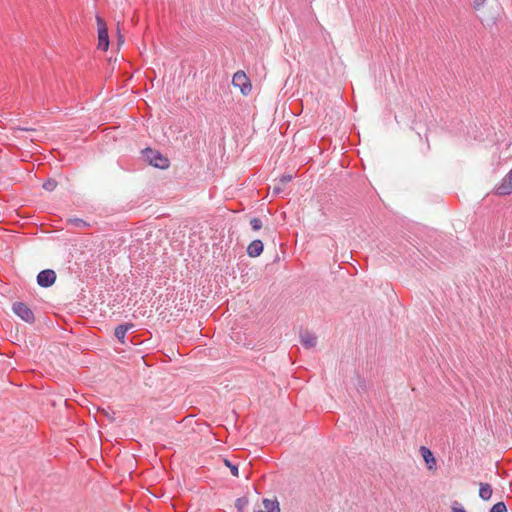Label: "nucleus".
Segmentation results:
<instances>
[{
	"label": "nucleus",
	"mask_w": 512,
	"mask_h": 512,
	"mask_svg": "<svg viewBox=\"0 0 512 512\" xmlns=\"http://www.w3.org/2000/svg\"><path fill=\"white\" fill-rule=\"evenodd\" d=\"M248 499L246 497L238 498L235 502V506L237 509L242 512V510L247 506Z\"/></svg>",
	"instance_id": "4468645a"
},
{
	"label": "nucleus",
	"mask_w": 512,
	"mask_h": 512,
	"mask_svg": "<svg viewBox=\"0 0 512 512\" xmlns=\"http://www.w3.org/2000/svg\"><path fill=\"white\" fill-rule=\"evenodd\" d=\"M224 464L230 469L231 474L235 477L239 476V470L237 465H233L229 460L224 459Z\"/></svg>",
	"instance_id": "ddd939ff"
},
{
	"label": "nucleus",
	"mask_w": 512,
	"mask_h": 512,
	"mask_svg": "<svg viewBox=\"0 0 512 512\" xmlns=\"http://www.w3.org/2000/svg\"><path fill=\"white\" fill-rule=\"evenodd\" d=\"M301 343L306 347V348H312L316 345L317 343V338L314 336V335H311V334H303L301 336Z\"/></svg>",
	"instance_id": "f8f14e48"
},
{
	"label": "nucleus",
	"mask_w": 512,
	"mask_h": 512,
	"mask_svg": "<svg viewBox=\"0 0 512 512\" xmlns=\"http://www.w3.org/2000/svg\"><path fill=\"white\" fill-rule=\"evenodd\" d=\"M55 280L56 273L50 269L41 271L37 276V283L41 287H50L55 283Z\"/></svg>",
	"instance_id": "423d86ee"
},
{
	"label": "nucleus",
	"mask_w": 512,
	"mask_h": 512,
	"mask_svg": "<svg viewBox=\"0 0 512 512\" xmlns=\"http://www.w3.org/2000/svg\"><path fill=\"white\" fill-rule=\"evenodd\" d=\"M98 28V49L106 51L109 48V36L106 22L100 16H96Z\"/></svg>",
	"instance_id": "f03ea898"
},
{
	"label": "nucleus",
	"mask_w": 512,
	"mask_h": 512,
	"mask_svg": "<svg viewBox=\"0 0 512 512\" xmlns=\"http://www.w3.org/2000/svg\"><path fill=\"white\" fill-rule=\"evenodd\" d=\"M273 190H274L275 193H279L281 191V188L277 187V186H274Z\"/></svg>",
	"instance_id": "4be33fe9"
},
{
	"label": "nucleus",
	"mask_w": 512,
	"mask_h": 512,
	"mask_svg": "<svg viewBox=\"0 0 512 512\" xmlns=\"http://www.w3.org/2000/svg\"><path fill=\"white\" fill-rule=\"evenodd\" d=\"M492 192L497 196L512 194V169L495 185Z\"/></svg>",
	"instance_id": "20e7f679"
},
{
	"label": "nucleus",
	"mask_w": 512,
	"mask_h": 512,
	"mask_svg": "<svg viewBox=\"0 0 512 512\" xmlns=\"http://www.w3.org/2000/svg\"><path fill=\"white\" fill-rule=\"evenodd\" d=\"M263 506H264L265 512H280L279 503L276 499H274V500L264 499Z\"/></svg>",
	"instance_id": "9d476101"
},
{
	"label": "nucleus",
	"mask_w": 512,
	"mask_h": 512,
	"mask_svg": "<svg viewBox=\"0 0 512 512\" xmlns=\"http://www.w3.org/2000/svg\"><path fill=\"white\" fill-rule=\"evenodd\" d=\"M257 512H263V511H257Z\"/></svg>",
	"instance_id": "5701e85b"
},
{
	"label": "nucleus",
	"mask_w": 512,
	"mask_h": 512,
	"mask_svg": "<svg viewBox=\"0 0 512 512\" xmlns=\"http://www.w3.org/2000/svg\"><path fill=\"white\" fill-rule=\"evenodd\" d=\"M14 313L27 323H33L35 320L33 311L24 303L16 302L13 304Z\"/></svg>",
	"instance_id": "39448f33"
},
{
	"label": "nucleus",
	"mask_w": 512,
	"mask_h": 512,
	"mask_svg": "<svg viewBox=\"0 0 512 512\" xmlns=\"http://www.w3.org/2000/svg\"><path fill=\"white\" fill-rule=\"evenodd\" d=\"M250 224L253 230H259L262 228V221L259 218H252Z\"/></svg>",
	"instance_id": "f3484780"
},
{
	"label": "nucleus",
	"mask_w": 512,
	"mask_h": 512,
	"mask_svg": "<svg viewBox=\"0 0 512 512\" xmlns=\"http://www.w3.org/2000/svg\"><path fill=\"white\" fill-rule=\"evenodd\" d=\"M71 222H73L78 227H86V226H88V224L86 222H84L83 220H81V219H74V220H71Z\"/></svg>",
	"instance_id": "6ab92c4d"
},
{
	"label": "nucleus",
	"mask_w": 512,
	"mask_h": 512,
	"mask_svg": "<svg viewBox=\"0 0 512 512\" xmlns=\"http://www.w3.org/2000/svg\"><path fill=\"white\" fill-rule=\"evenodd\" d=\"M486 0H474L473 7L476 11H482Z\"/></svg>",
	"instance_id": "a211bd4d"
},
{
	"label": "nucleus",
	"mask_w": 512,
	"mask_h": 512,
	"mask_svg": "<svg viewBox=\"0 0 512 512\" xmlns=\"http://www.w3.org/2000/svg\"><path fill=\"white\" fill-rule=\"evenodd\" d=\"M506 505L503 502H498L491 508L490 512H506Z\"/></svg>",
	"instance_id": "dca6fc26"
},
{
	"label": "nucleus",
	"mask_w": 512,
	"mask_h": 512,
	"mask_svg": "<svg viewBox=\"0 0 512 512\" xmlns=\"http://www.w3.org/2000/svg\"><path fill=\"white\" fill-rule=\"evenodd\" d=\"M232 84L235 88H239L243 95H248L252 90L251 82L243 71L233 75Z\"/></svg>",
	"instance_id": "7ed1b4c3"
},
{
	"label": "nucleus",
	"mask_w": 512,
	"mask_h": 512,
	"mask_svg": "<svg viewBox=\"0 0 512 512\" xmlns=\"http://www.w3.org/2000/svg\"><path fill=\"white\" fill-rule=\"evenodd\" d=\"M263 248L261 240H254L248 245L247 253L250 257H258L263 252Z\"/></svg>",
	"instance_id": "6e6552de"
},
{
	"label": "nucleus",
	"mask_w": 512,
	"mask_h": 512,
	"mask_svg": "<svg viewBox=\"0 0 512 512\" xmlns=\"http://www.w3.org/2000/svg\"><path fill=\"white\" fill-rule=\"evenodd\" d=\"M292 180V176L291 175H283L280 179V182L285 185L287 183H289L290 181Z\"/></svg>",
	"instance_id": "aec40b11"
},
{
	"label": "nucleus",
	"mask_w": 512,
	"mask_h": 512,
	"mask_svg": "<svg viewBox=\"0 0 512 512\" xmlns=\"http://www.w3.org/2000/svg\"><path fill=\"white\" fill-rule=\"evenodd\" d=\"M144 157L154 167L160 169H166L169 167V160L160 154L158 151L152 149H146L144 151Z\"/></svg>",
	"instance_id": "f257e3e1"
},
{
	"label": "nucleus",
	"mask_w": 512,
	"mask_h": 512,
	"mask_svg": "<svg viewBox=\"0 0 512 512\" xmlns=\"http://www.w3.org/2000/svg\"><path fill=\"white\" fill-rule=\"evenodd\" d=\"M421 455L426 463L428 470L435 471L436 470V459L431 452V450L425 446L420 447Z\"/></svg>",
	"instance_id": "0eeeda50"
},
{
	"label": "nucleus",
	"mask_w": 512,
	"mask_h": 512,
	"mask_svg": "<svg viewBox=\"0 0 512 512\" xmlns=\"http://www.w3.org/2000/svg\"><path fill=\"white\" fill-rule=\"evenodd\" d=\"M118 43L119 45H122L124 43V37L120 33L118 34Z\"/></svg>",
	"instance_id": "412c9836"
},
{
	"label": "nucleus",
	"mask_w": 512,
	"mask_h": 512,
	"mask_svg": "<svg viewBox=\"0 0 512 512\" xmlns=\"http://www.w3.org/2000/svg\"><path fill=\"white\" fill-rule=\"evenodd\" d=\"M479 496L483 500H489L492 496V488L487 483H480Z\"/></svg>",
	"instance_id": "9b49d317"
},
{
	"label": "nucleus",
	"mask_w": 512,
	"mask_h": 512,
	"mask_svg": "<svg viewBox=\"0 0 512 512\" xmlns=\"http://www.w3.org/2000/svg\"><path fill=\"white\" fill-rule=\"evenodd\" d=\"M57 187V182L53 179H49L43 184V188L46 191H53Z\"/></svg>",
	"instance_id": "2eb2a0df"
},
{
	"label": "nucleus",
	"mask_w": 512,
	"mask_h": 512,
	"mask_svg": "<svg viewBox=\"0 0 512 512\" xmlns=\"http://www.w3.org/2000/svg\"><path fill=\"white\" fill-rule=\"evenodd\" d=\"M134 325L132 323L122 324L115 328V337L121 342L124 343L126 333L132 329Z\"/></svg>",
	"instance_id": "1a4fd4ad"
}]
</instances>
